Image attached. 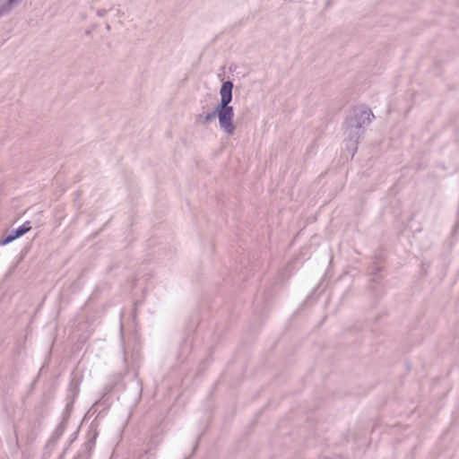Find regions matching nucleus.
<instances>
[{
  "instance_id": "1",
  "label": "nucleus",
  "mask_w": 459,
  "mask_h": 459,
  "mask_svg": "<svg viewBox=\"0 0 459 459\" xmlns=\"http://www.w3.org/2000/svg\"><path fill=\"white\" fill-rule=\"evenodd\" d=\"M232 88L233 84L231 82H225L222 84L220 91L221 102L216 109L221 127L229 134H232L234 131L232 125L233 108L228 106L232 99Z\"/></svg>"
},
{
  "instance_id": "2",
  "label": "nucleus",
  "mask_w": 459,
  "mask_h": 459,
  "mask_svg": "<svg viewBox=\"0 0 459 459\" xmlns=\"http://www.w3.org/2000/svg\"><path fill=\"white\" fill-rule=\"evenodd\" d=\"M30 230V223L26 222L25 224H23L22 226H21L20 228H18L16 230L14 235H10L4 241H2V244H7V243L14 240L15 238H17L22 236L23 234H25L26 232H28Z\"/></svg>"
},
{
  "instance_id": "3",
  "label": "nucleus",
  "mask_w": 459,
  "mask_h": 459,
  "mask_svg": "<svg viewBox=\"0 0 459 459\" xmlns=\"http://www.w3.org/2000/svg\"><path fill=\"white\" fill-rule=\"evenodd\" d=\"M215 116V113H212V114H210L206 117V119L209 120V119H212V117H214Z\"/></svg>"
}]
</instances>
